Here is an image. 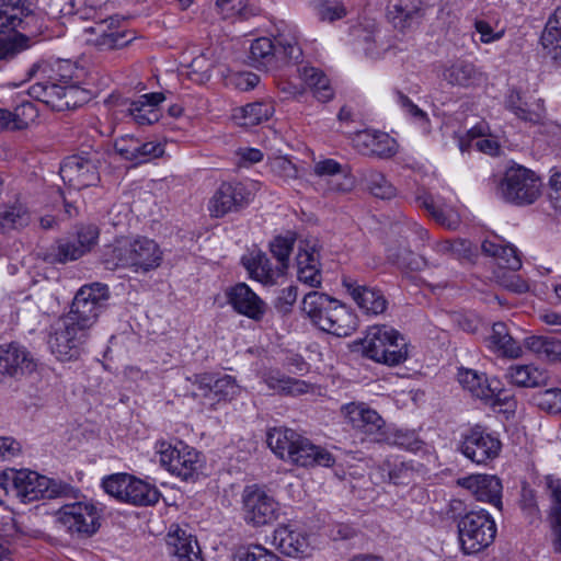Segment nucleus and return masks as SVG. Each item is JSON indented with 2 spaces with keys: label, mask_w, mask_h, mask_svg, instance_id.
<instances>
[{
  "label": "nucleus",
  "mask_w": 561,
  "mask_h": 561,
  "mask_svg": "<svg viewBox=\"0 0 561 561\" xmlns=\"http://www.w3.org/2000/svg\"><path fill=\"white\" fill-rule=\"evenodd\" d=\"M394 329L387 325H374L367 330L366 335L356 342L362 354L377 363L385 364L387 342L393 337Z\"/></svg>",
  "instance_id": "obj_22"
},
{
  "label": "nucleus",
  "mask_w": 561,
  "mask_h": 561,
  "mask_svg": "<svg viewBox=\"0 0 561 561\" xmlns=\"http://www.w3.org/2000/svg\"><path fill=\"white\" fill-rule=\"evenodd\" d=\"M87 336L75 322L61 317L50 327L48 345L59 360H71L79 356Z\"/></svg>",
  "instance_id": "obj_9"
},
{
  "label": "nucleus",
  "mask_w": 561,
  "mask_h": 561,
  "mask_svg": "<svg viewBox=\"0 0 561 561\" xmlns=\"http://www.w3.org/2000/svg\"><path fill=\"white\" fill-rule=\"evenodd\" d=\"M0 488L4 495L22 503L39 499L76 497L77 490L60 480L42 476L35 471L7 469L0 473Z\"/></svg>",
  "instance_id": "obj_1"
},
{
  "label": "nucleus",
  "mask_w": 561,
  "mask_h": 561,
  "mask_svg": "<svg viewBox=\"0 0 561 561\" xmlns=\"http://www.w3.org/2000/svg\"><path fill=\"white\" fill-rule=\"evenodd\" d=\"M272 543L288 557L302 554L309 547L308 536L291 525H279L273 533Z\"/></svg>",
  "instance_id": "obj_24"
},
{
  "label": "nucleus",
  "mask_w": 561,
  "mask_h": 561,
  "mask_svg": "<svg viewBox=\"0 0 561 561\" xmlns=\"http://www.w3.org/2000/svg\"><path fill=\"white\" fill-rule=\"evenodd\" d=\"M343 409L352 426L366 435H378L385 427V421L378 412L370 409L365 403H350Z\"/></svg>",
  "instance_id": "obj_23"
},
{
  "label": "nucleus",
  "mask_w": 561,
  "mask_h": 561,
  "mask_svg": "<svg viewBox=\"0 0 561 561\" xmlns=\"http://www.w3.org/2000/svg\"><path fill=\"white\" fill-rule=\"evenodd\" d=\"M548 196L556 210L561 213V172H554L549 180Z\"/></svg>",
  "instance_id": "obj_64"
},
{
  "label": "nucleus",
  "mask_w": 561,
  "mask_h": 561,
  "mask_svg": "<svg viewBox=\"0 0 561 561\" xmlns=\"http://www.w3.org/2000/svg\"><path fill=\"white\" fill-rule=\"evenodd\" d=\"M85 32L91 35L88 42L100 49H118L131 42V38L118 28L114 18L94 22L93 25L85 28Z\"/></svg>",
  "instance_id": "obj_19"
},
{
  "label": "nucleus",
  "mask_w": 561,
  "mask_h": 561,
  "mask_svg": "<svg viewBox=\"0 0 561 561\" xmlns=\"http://www.w3.org/2000/svg\"><path fill=\"white\" fill-rule=\"evenodd\" d=\"M387 257L400 268L419 271L426 266L425 259L414 254L407 245L400 243L398 248L389 247Z\"/></svg>",
  "instance_id": "obj_47"
},
{
  "label": "nucleus",
  "mask_w": 561,
  "mask_h": 561,
  "mask_svg": "<svg viewBox=\"0 0 561 561\" xmlns=\"http://www.w3.org/2000/svg\"><path fill=\"white\" fill-rule=\"evenodd\" d=\"M546 488L550 493V522H561V480L554 476L545 478Z\"/></svg>",
  "instance_id": "obj_56"
},
{
  "label": "nucleus",
  "mask_w": 561,
  "mask_h": 561,
  "mask_svg": "<svg viewBox=\"0 0 561 561\" xmlns=\"http://www.w3.org/2000/svg\"><path fill=\"white\" fill-rule=\"evenodd\" d=\"M161 262L160 247L146 237L117 241L103 255V263L107 270L128 267L135 272L148 273L158 268Z\"/></svg>",
  "instance_id": "obj_4"
},
{
  "label": "nucleus",
  "mask_w": 561,
  "mask_h": 561,
  "mask_svg": "<svg viewBox=\"0 0 561 561\" xmlns=\"http://www.w3.org/2000/svg\"><path fill=\"white\" fill-rule=\"evenodd\" d=\"M252 199V192L242 182H224L209 201L213 217L220 218L229 213L245 208Z\"/></svg>",
  "instance_id": "obj_13"
},
{
  "label": "nucleus",
  "mask_w": 561,
  "mask_h": 561,
  "mask_svg": "<svg viewBox=\"0 0 561 561\" xmlns=\"http://www.w3.org/2000/svg\"><path fill=\"white\" fill-rule=\"evenodd\" d=\"M53 70L44 61L35 62L27 71V80L37 78L38 81L28 88L31 98L45 103L54 111H65L77 104L76 95L79 88L70 83V78L61 75H50Z\"/></svg>",
  "instance_id": "obj_3"
},
{
  "label": "nucleus",
  "mask_w": 561,
  "mask_h": 561,
  "mask_svg": "<svg viewBox=\"0 0 561 561\" xmlns=\"http://www.w3.org/2000/svg\"><path fill=\"white\" fill-rule=\"evenodd\" d=\"M353 146L365 156L390 158L397 153V141L387 133L378 130H359L352 138Z\"/></svg>",
  "instance_id": "obj_16"
},
{
  "label": "nucleus",
  "mask_w": 561,
  "mask_h": 561,
  "mask_svg": "<svg viewBox=\"0 0 561 561\" xmlns=\"http://www.w3.org/2000/svg\"><path fill=\"white\" fill-rule=\"evenodd\" d=\"M356 328V316L337 300H335L330 318L322 319V331L336 336H348Z\"/></svg>",
  "instance_id": "obj_28"
},
{
  "label": "nucleus",
  "mask_w": 561,
  "mask_h": 561,
  "mask_svg": "<svg viewBox=\"0 0 561 561\" xmlns=\"http://www.w3.org/2000/svg\"><path fill=\"white\" fill-rule=\"evenodd\" d=\"M240 391V387L238 386L236 379L230 375H215L213 381V391L211 394L220 400H231L233 399Z\"/></svg>",
  "instance_id": "obj_53"
},
{
  "label": "nucleus",
  "mask_w": 561,
  "mask_h": 561,
  "mask_svg": "<svg viewBox=\"0 0 561 561\" xmlns=\"http://www.w3.org/2000/svg\"><path fill=\"white\" fill-rule=\"evenodd\" d=\"M524 346L547 362H561V341L553 336H528Z\"/></svg>",
  "instance_id": "obj_34"
},
{
  "label": "nucleus",
  "mask_w": 561,
  "mask_h": 561,
  "mask_svg": "<svg viewBox=\"0 0 561 561\" xmlns=\"http://www.w3.org/2000/svg\"><path fill=\"white\" fill-rule=\"evenodd\" d=\"M140 141L131 135H124L114 141V149L122 159L138 165L139 159L145 157L140 152Z\"/></svg>",
  "instance_id": "obj_50"
},
{
  "label": "nucleus",
  "mask_w": 561,
  "mask_h": 561,
  "mask_svg": "<svg viewBox=\"0 0 561 561\" xmlns=\"http://www.w3.org/2000/svg\"><path fill=\"white\" fill-rule=\"evenodd\" d=\"M167 543L169 552L180 561H203L197 540L179 526L169 531Z\"/></svg>",
  "instance_id": "obj_26"
},
{
  "label": "nucleus",
  "mask_w": 561,
  "mask_h": 561,
  "mask_svg": "<svg viewBox=\"0 0 561 561\" xmlns=\"http://www.w3.org/2000/svg\"><path fill=\"white\" fill-rule=\"evenodd\" d=\"M276 45L268 37H259L250 46V60L254 67H272L275 61Z\"/></svg>",
  "instance_id": "obj_45"
},
{
  "label": "nucleus",
  "mask_w": 561,
  "mask_h": 561,
  "mask_svg": "<svg viewBox=\"0 0 561 561\" xmlns=\"http://www.w3.org/2000/svg\"><path fill=\"white\" fill-rule=\"evenodd\" d=\"M99 238V229L94 225L80 227L73 242L82 250L83 254L89 252L96 244Z\"/></svg>",
  "instance_id": "obj_60"
},
{
  "label": "nucleus",
  "mask_w": 561,
  "mask_h": 561,
  "mask_svg": "<svg viewBox=\"0 0 561 561\" xmlns=\"http://www.w3.org/2000/svg\"><path fill=\"white\" fill-rule=\"evenodd\" d=\"M458 484L469 490L478 501L488 502L501 508L503 486L496 476L473 474L459 479Z\"/></svg>",
  "instance_id": "obj_20"
},
{
  "label": "nucleus",
  "mask_w": 561,
  "mask_h": 561,
  "mask_svg": "<svg viewBox=\"0 0 561 561\" xmlns=\"http://www.w3.org/2000/svg\"><path fill=\"white\" fill-rule=\"evenodd\" d=\"M489 347L502 356L518 358L523 354L522 346L511 335L504 322H495L488 337Z\"/></svg>",
  "instance_id": "obj_31"
},
{
  "label": "nucleus",
  "mask_w": 561,
  "mask_h": 561,
  "mask_svg": "<svg viewBox=\"0 0 561 561\" xmlns=\"http://www.w3.org/2000/svg\"><path fill=\"white\" fill-rule=\"evenodd\" d=\"M541 43L553 59H561V7L549 18L541 35Z\"/></svg>",
  "instance_id": "obj_41"
},
{
  "label": "nucleus",
  "mask_w": 561,
  "mask_h": 561,
  "mask_svg": "<svg viewBox=\"0 0 561 561\" xmlns=\"http://www.w3.org/2000/svg\"><path fill=\"white\" fill-rule=\"evenodd\" d=\"M56 523L72 535L91 536L100 527L96 508L81 502L64 505L57 512Z\"/></svg>",
  "instance_id": "obj_11"
},
{
  "label": "nucleus",
  "mask_w": 561,
  "mask_h": 561,
  "mask_svg": "<svg viewBox=\"0 0 561 561\" xmlns=\"http://www.w3.org/2000/svg\"><path fill=\"white\" fill-rule=\"evenodd\" d=\"M497 195L511 204L530 205L540 195V180L531 170L522 165L512 167L500 181Z\"/></svg>",
  "instance_id": "obj_8"
},
{
  "label": "nucleus",
  "mask_w": 561,
  "mask_h": 561,
  "mask_svg": "<svg viewBox=\"0 0 561 561\" xmlns=\"http://www.w3.org/2000/svg\"><path fill=\"white\" fill-rule=\"evenodd\" d=\"M156 453L159 456L161 467L171 474L184 481L194 480L198 476L203 462L201 454L183 442L172 444L159 440L156 444Z\"/></svg>",
  "instance_id": "obj_7"
},
{
  "label": "nucleus",
  "mask_w": 561,
  "mask_h": 561,
  "mask_svg": "<svg viewBox=\"0 0 561 561\" xmlns=\"http://www.w3.org/2000/svg\"><path fill=\"white\" fill-rule=\"evenodd\" d=\"M265 383L270 389L280 391L287 394H300L308 390V383L304 380L291 378L285 375H268Z\"/></svg>",
  "instance_id": "obj_49"
},
{
  "label": "nucleus",
  "mask_w": 561,
  "mask_h": 561,
  "mask_svg": "<svg viewBox=\"0 0 561 561\" xmlns=\"http://www.w3.org/2000/svg\"><path fill=\"white\" fill-rule=\"evenodd\" d=\"M275 60L297 65L302 57V50L296 42H278Z\"/></svg>",
  "instance_id": "obj_58"
},
{
  "label": "nucleus",
  "mask_w": 561,
  "mask_h": 561,
  "mask_svg": "<svg viewBox=\"0 0 561 561\" xmlns=\"http://www.w3.org/2000/svg\"><path fill=\"white\" fill-rule=\"evenodd\" d=\"M297 72L304 82L313 90L314 96L319 101L327 102L332 98L333 92L329 84V79L321 70L304 66L301 68L298 67Z\"/></svg>",
  "instance_id": "obj_40"
},
{
  "label": "nucleus",
  "mask_w": 561,
  "mask_h": 561,
  "mask_svg": "<svg viewBox=\"0 0 561 561\" xmlns=\"http://www.w3.org/2000/svg\"><path fill=\"white\" fill-rule=\"evenodd\" d=\"M335 300L327 294L312 290L302 299V311L322 330V319L330 318Z\"/></svg>",
  "instance_id": "obj_32"
},
{
  "label": "nucleus",
  "mask_w": 561,
  "mask_h": 561,
  "mask_svg": "<svg viewBox=\"0 0 561 561\" xmlns=\"http://www.w3.org/2000/svg\"><path fill=\"white\" fill-rule=\"evenodd\" d=\"M459 449L472 462L486 465L499 457L502 443L495 434L474 426L463 434Z\"/></svg>",
  "instance_id": "obj_10"
},
{
  "label": "nucleus",
  "mask_w": 561,
  "mask_h": 561,
  "mask_svg": "<svg viewBox=\"0 0 561 561\" xmlns=\"http://www.w3.org/2000/svg\"><path fill=\"white\" fill-rule=\"evenodd\" d=\"M389 482L394 485H410L414 482L417 471L411 461L387 460L382 466Z\"/></svg>",
  "instance_id": "obj_46"
},
{
  "label": "nucleus",
  "mask_w": 561,
  "mask_h": 561,
  "mask_svg": "<svg viewBox=\"0 0 561 561\" xmlns=\"http://www.w3.org/2000/svg\"><path fill=\"white\" fill-rule=\"evenodd\" d=\"M458 380L473 397L484 401L491 400L495 383H499L497 379H489L485 374L467 368L459 369Z\"/></svg>",
  "instance_id": "obj_30"
},
{
  "label": "nucleus",
  "mask_w": 561,
  "mask_h": 561,
  "mask_svg": "<svg viewBox=\"0 0 561 561\" xmlns=\"http://www.w3.org/2000/svg\"><path fill=\"white\" fill-rule=\"evenodd\" d=\"M83 255L82 250L73 240H59L44 253V261L49 264H66Z\"/></svg>",
  "instance_id": "obj_42"
},
{
  "label": "nucleus",
  "mask_w": 561,
  "mask_h": 561,
  "mask_svg": "<svg viewBox=\"0 0 561 561\" xmlns=\"http://www.w3.org/2000/svg\"><path fill=\"white\" fill-rule=\"evenodd\" d=\"M421 203L437 224L449 230L458 228L460 216L453 207L438 203L431 195L424 196Z\"/></svg>",
  "instance_id": "obj_39"
},
{
  "label": "nucleus",
  "mask_w": 561,
  "mask_h": 561,
  "mask_svg": "<svg viewBox=\"0 0 561 561\" xmlns=\"http://www.w3.org/2000/svg\"><path fill=\"white\" fill-rule=\"evenodd\" d=\"M274 105L271 102H254L240 108L243 126H255L268 121L274 114Z\"/></svg>",
  "instance_id": "obj_48"
},
{
  "label": "nucleus",
  "mask_w": 561,
  "mask_h": 561,
  "mask_svg": "<svg viewBox=\"0 0 561 561\" xmlns=\"http://www.w3.org/2000/svg\"><path fill=\"white\" fill-rule=\"evenodd\" d=\"M125 496L126 503L149 506L159 501L160 492L154 485L131 476Z\"/></svg>",
  "instance_id": "obj_36"
},
{
  "label": "nucleus",
  "mask_w": 561,
  "mask_h": 561,
  "mask_svg": "<svg viewBox=\"0 0 561 561\" xmlns=\"http://www.w3.org/2000/svg\"><path fill=\"white\" fill-rule=\"evenodd\" d=\"M506 378L518 387L537 388L547 386L549 375L531 365H515L507 369Z\"/></svg>",
  "instance_id": "obj_33"
},
{
  "label": "nucleus",
  "mask_w": 561,
  "mask_h": 561,
  "mask_svg": "<svg viewBox=\"0 0 561 561\" xmlns=\"http://www.w3.org/2000/svg\"><path fill=\"white\" fill-rule=\"evenodd\" d=\"M457 527L460 547L466 554L484 550L496 536L495 522L484 510L466 513L458 520Z\"/></svg>",
  "instance_id": "obj_5"
},
{
  "label": "nucleus",
  "mask_w": 561,
  "mask_h": 561,
  "mask_svg": "<svg viewBox=\"0 0 561 561\" xmlns=\"http://www.w3.org/2000/svg\"><path fill=\"white\" fill-rule=\"evenodd\" d=\"M397 102L401 105V107L410 114L412 117L420 122H428L427 114L422 111L417 105H415L407 95L402 92H396Z\"/></svg>",
  "instance_id": "obj_62"
},
{
  "label": "nucleus",
  "mask_w": 561,
  "mask_h": 561,
  "mask_svg": "<svg viewBox=\"0 0 561 561\" xmlns=\"http://www.w3.org/2000/svg\"><path fill=\"white\" fill-rule=\"evenodd\" d=\"M244 520L253 526H263L277 518L278 503L256 485L245 486L242 493Z\"/></svg>",
  "instance_id": "obj_12"
},
{
  "label": "nucleus",
  "mask_w": 561,
  "mask_h": 561,
  "mask_svg": "<svg viewBox=\"0 0 561 561\" xmlns=\"http://www.w3.org/2000/svg\"><path fill=\"white\" fill-rule=\"evenodd\" d=\"M479 77L476 67L466 60H456L443 70V79L451 85L467 88Z\"/></svg>",
  "instance_id": "obj_37"
},
{
  "label": "nucleus",
  "mask_w": 561,
  "mask_h": 561,
  "mask_svg": "<svg viewBox=\"0 0 561 561\" xmlns=\"http://www.w3.org/2000/svg\"><path fill=\"white\" fill-rule=\"evenodd\" d=\"M318 15L322 21L333 22L346 15L345 7L336 0H320L317 4Z\"/></svg>",
  "instance_id": "obj_57"
},
{
  "label": "nucleus",
  "mask_w": 561,
  "mask_h": 561,
  "mask_svg": "<svg viewBox=\"0 0 561 561\" xmlns=\"http://www.w3.org/2000/svg\"><path fill=\"white\" fill-rule=\"evenodd\" d=\"M35 18L32 3L27 0H0V33L25 30Z\"/></svg>",
  "instance_id": "obj_18"
},
{
  "label": "nucleus",
  "mask_w": 561,
  "mask_h": 561,
  "mask_svg": "<svg viewBox=\"0 0 561 561\" xmlns=\"http://www.w3.org/2000/svg\"><path fill=\"white\" fill-rule=\"evenodd\" d=\"M421 0H388L387 16L396 28L404 31L421 16Z\"/></svg>",
  "instance_id": "obj_27"
},
{
  "label": "nucleus",
  "mask_w": 561,
  "mask_h": 561,
  "mask_svg": "<svg viewBox=\"0 0 561 561\" xmlns=\"http://www.w3.org/2000/svg\"><path fill=\"white\" fill-rule=\"evenodd\" d=\"M31 47V38L21 32L0 35V62H9Z\"/></svg>",
  "instance_id": "obj_43"
},
{
  "label": "nucleus",
  "mask_w": 561,
  "mask_h": 561,
  "mask_svg": "<svg viewBox=\"0 0 561 561\" xmlns=\"http://www.w3.org/2000/svg\"><path fill=\"white\" fill-rule=\"evenodd\" d=\"M225 295L237 313L253 321H261L265 316L266 304L245 283L228 287Z\"/></svg>",
  "instance_id": "obj_15"
},
{
  "label": "nucleus",
  "mask_w": 561,
  "mask_h": 561,
  "mask_svg": "<svg viewBox=\"0 0 561 561\" xmlns=\"http://www.w3.org/2000/svg\"><path fill=\"white\" fill-rule=\"evenodd\" d=\"M533 403L549 414L561 413V389L550 388L533 394Z\"/></svg>",
  "instance_id": "obj_51"
},
{
  "label": "nucleus",
  "mask_w": 561,
  "mask_h": 561,
  "mask_svg": "<svg viewBox=\"0 0 561 561\" xmlns=\"http://www.w3.org/2000/svg\"><path fill=\"white\" fill-rule=\"evenodd\" d=\"M130 477L127 473L112 474L103 479L102 486L107 494L126 503L125 493L128 492Z\"/></svg>",
  "instance_id": "obj_54"
},
{
  "label": "nucleus",
  "mask_w": 561,
  "mask_h": 561,
  "mask_svg": "<svg viewBox=\"0 0 561 561\" xmlns=\"http://www.w3.org/2000/svg\"><path fill=\"white\" fill-rule=\"evenodd\" d=\"M242 264L252 278L266 285L274 284L285 272L278 264L274 266L266 253L262 251L243 256Z\"/></svg>",
  "instance_id": "obj_25"
},
{
  "label": "nucleus",
  "mask_w": 561,
  "mask_h": 561,
  "mask_svg": "<svg viewBox=\"0 0 561 561\" xmlns=\"http://www.w3.org/2000/svg\"><path fill=\"white\" fill-rule=\"evenodd\" d=\"M59 172L65 182L77 188L90 186L98 180L96 163L81 154L66 158Z\"/></svg>",
  "instance_id": "obj_17"
},
{
  "label": "nucleus",
  "mask_w": 561,
  "mask_h": 561,
  "mask_svg": "<svg viewBox=\"0 0 561 561\" xmlns=\"http://www.w3.org/2000/svg\"><path fill=\"white\" fill-rule=\"evenodd\" d=\"M343 286L366 314L377 316L387 309V299L379 289L362 285L351 277L343 279Z\"/></svg>",
  "instance_id": "obj_21"
},
{
  "label": "nucleus",
  "mask_w": 561,
  "mask_h": 561,
  "mask_svg": "<svg viewBox=\"0 0 561 561\" xmlns=\"http://www.w3.org/2000/svg\"><path fill=\"white\" fill-rule=\"evenodd\" d=\"M359 174L362 181L374 196L381 199H389L396 195L394 186L377 170L363 169L359 171Z\"/></svg>",
  "instance_id": "obj_44"
},
{
  "label": "nucleus",
  "mask_w": 561,
  "mask_h": 561,
  "mask_svg": "<svg viewBox=\"0 0 561 561\" xmlns=\"http://www.w3.org/2000/svg\"><path fill=\"white\" fill-rule=\"evenodd\" d=\"M524 116H517L519 119L531 124H541L546 116V108L542 99H537L534 102L523 101Z\"/></svg>",
  "instance_id": "obj_59"
},
{
  "label": "nucleus",
  "mask_w": 561,
  "mask_h": 561,
  "mask_svg": "<svg viewBox=\"0 0 561 561\" xmlns=\"http://www.w3.org/2000/svg\"><path fill=\"white\" fill-rule=\"evenodd\" d=\"M482 252L495 259L496 264L502 268L517 271L522 266V261L517 250L512 245H504L491 240H485L481 244Z\"/></svg>",
  "instance_id": "obj_35"
},
{
  "label": "nucleus",
  "mask_w": 561,
  "mask_h": 561,
  "mask_svg": "<svg viewBox=\"0 0 561 561\" xmlns=\"http://www.w3.org/2000/svg\"><path fill=\"white\" fill-rule=\"evenodd\" d=\"M35 368L36 363L25 347L16 343L0 346V381L8 378L19 379L33 373Z\"/></svg>",
  "instance_id": "obj_14"
},
{
  "label": "nucleus",
  "mask_w": 561,
  "mask_h": 561,
  "mask_svg": "<svg viewBox=\"0 0 561 561\" xmlns=\"http://www.w3.org/2000/svg\"><path fill=\"white\" fill-rule=\"evenodd\" d=\"M297 271L299 268H308L309 266H320V255L316 245L306 243L299 248V252L296 257Z\"/></svg>",
  "instance_id": "obj_61"
},
{
  "label": "nucleus",
  "mask_w": 561,
  "mask_h": 561,
  "mask_svg": "<svg viewBox=\"0 0 561 561\" xmlns=\"http://www.w3.org/2000/svg\"><path fill=\"white\" fill-rule=\"evenodd\" d=\"M267 445L280 459L300 467H332L333 455L290 428H272L267 433Z\"/></svg>",
  "instance_id": "obj_2"
},
{
  "label": "nucleus",
  "mask_w": 561,
  "mask_h": 561,
  "mask_svg": "<svg viewBox=\"0 0 561 561\" xmlns=\"http://www.w3.org/2000/svg\"><path fill=\"white\" fill-rule=\"evenodd\" d=\"M165 100L162 92L140 95L129 105L128 113L138 125H150L159 121L157 106Z\"/></svg>",
  "instance_id": "obj_29"
},
{
  "label": "nucleus",
  "mask_w": 561,
  "mask_h": 561,
  "mask_svg": "<svg viewBox=\"0 0 561 561\" xmlns=\"http://www.w3.org/2000/svg\"><path fill=\"white\" fill-rule=\"evenodd\" d=\"M394 336L389 339L387 342V355L385 365L396 366L403 363L408 358V341L397 330H394Z\"/></svg>",
  "instance_id": "obj_52"
},
{
  "label": "nucleus",
  "mask_w": 561,
  "mask_h": 561,
  "mask_svg": "<svg viewBox=\"0 0 561 561\" xmlns=\"http://www.w3.org/2000/svg\"><path fill=\"white\" fill-rule=\"evenodd\" d=\"M31 222V214L20 203L3 205L0 207V232L7 233L11 230H20Z\"/></svg>",
  "instance_id": "obj_38"
},
{
  "label": "nucleus",
  "mask_w": 561,
  "mask_h": 561,
  "mask_svg": "<svg viewBox=\"0 0 561 561\" xmlns=\"http://www.w3.org/2000/svg\"><path fill=\"white\" fill-rule=\"evenodd\" d=\"M294 243L295 238L289 236H278L274 238V240L270 243L271 253L277 260V264L280 266V268L285 271L288 267L289 255L293 251Z\"/></svg>",
  "instance_id": "obj_55"
},
{
  "label": "nucleus",
  "mask_w": 561,
  "mask_h": 561,
  "mask_svg": "<svg viewBox=\"0 0 561 561\" xmlns=\"http://www.w3.org/2000/svg\"><path fill=\"white\" fill-rule=\"evenodd\" d=\"M108 297L106 285L94 283L90 286H83L76 294L70 312L65 318L75 322V325L88 334V330L104 311Z\"/></svg>",
  "instance_id": "obj_6"
},
{
  "label": "nucleus",
  "mask_w": 561,
  "mask_h": 561,
  "mask_svg": "<svg viewBox=\"0 0 561 561\" xmlns=\"http://www.w3.org/2000/svg\"><path fill=\"white\" fill-rule=\"evenodd\" d=\"M393 443L407 450H417L421 447L422 442L417 438L415 432H403L398 431L394 434Z\"/></svg>",
  "instance_id": "obj_63"
}]
</instances>
